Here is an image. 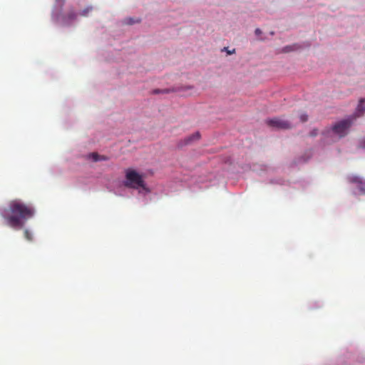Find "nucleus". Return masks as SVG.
<instances>
[{
  "instance_id": "14",
  "label": "nucleus",
  "mask_w": 365,
  "mask_h": 365,
  "mask_svg": "<svg viewBox=\"0 0 365 365\" xmlns=\"http://www.w3.org/2000/svg\"><path fill=\"white\" fill-rule=\"evenodd\" d=\"M76 14L72 13V14H71L69 15V18H70V19H74V18H76Z\"/></svg>"
},
{
  "instance_id": "13",
  "label": "nucleus",
  "mask_w": 365,
  "mask_h": 365,
  "mask_svg": "<svg viewBox=\"0 0 365 365\" xmlns=\"http://www.w3.org/2000/svg\"><path fill=\"white\" fill-rule=\"evenodd\" d=\"M262 34V31L259 29H255V34L256 35H260Z\"/></svg>"
},
{
  "instance_id": "15",
  "label": "nucleus",
  "mask_w": 365,
  "mask_h": 365,
  "mask_svg": "<svg viewBox=\"0 0 365 365\" xmlns=\"http://www.w3.org/2000/svg\"><path fill=\"white\" fill-rule=\"evenodd\" d=\"M317 134V130H313V131H312V133H311V135H312V136H315Z\"/></svg>"
},
{
  "instance_id": "18",
  "label": "nucleus",
  "mask_w": 365,
  "mask_h": 365,
  "mask_svg": "<svg viewBox=\"0 0 365 365\" xmlns=\"http://www.w3.org/2000/svg\"><path fill=\"white\" fill-rule=\"evenodd\" d=\"M289 50H288L287 48L285 49V51L286 52H288Z\"/></svg>"
},
{
  "instance_id": "6",
  "label": "nucleus",
  "mask_w": 365,
  "mask_h": 365,
  "mask_svg": "<svg viewBox=\"0 0 365 365\" xmlns=\"http://www.w3.org/2000/svg\"><path fill=\"white\" fill-rule=\"evenodd\" d=\"M90 157L94 162L107 160L108 158L106 155H100L97 153H92L90 154Z\"/></svg>"
},
{
  "instance_id": "9",
  "label": "nucleus",
  "mask_w": 365,
  "mask_h": 365,
  "mask_svg": "<svg viewBox=\"0 0 365 365\" xmlns=\"http://www.w3.org/2000/svg\"><path fill=\"white\" fill-rule=\"evenodd\" d=\"M24 237L28 241L33 240L32 234L28 230H24Z\"/></svg>"
},
{
  "instance_id": "4",
  "label": "nucleus",
  "mask_w": 365,
  "mask_h": 365,
  "mask_svg": "<svg viewBox=\"0 0 365 365\" xmlns=\"http://www.w3.org/2000/svg\"><path fill=\"white\" fill-rule=\"evenodd\" d=\"M266 123L268 126L275 129L285 130L292 128L291 123L288 120L279 118L267 119Z\"/></svg>"
},
{
  "instance_id": "7",
  "label": "nucleus",
  "mask_w": 365,
  "mask_h": 365,
  "mask_svg": "<svg viewBox=\"0 0 365 365\" xmlns=\"http://www.w3.org/2000/svg\"><path fill=\"white\" fill-rule=\"evenodd\" d=\"M364 112H365V100L361 99L356 108L357 115H361Z\"/></svg>"
},
{
  "instance_id": "11",
  "label": "nucleus",
  "mask_w": 365,
  "mask_h": 365,
  "mask_svg": "<svg viewBox=\"0 0 365 365\" xmlns=\"http://www.w3.org/2000/svg\"><path fill=\"white\" fill-rule=\"evenodd\" d=\"M299 119H300L301 122L304 123L308 120V116L307 114L302 113L300 115Z\"/></svg>"
},
{
  "instance_id": "1",
  "label": "nucleus",
  "mask_w": 365,
  "mask_h": 365,
  "mask_svg": "<svg viewBox=\"0 0 365 365\" xmlns=\"http://www.w3.org/2000/svg\"><path fill=\"white\" fill-rule=\"evenodd\" d=\"M0 214L9 226L21 230L26 221L34 216L35 208L31 204L15 199L9 202L7 207L1 210Z\"/></svg>"
},
{
  "instance_id": "2",
  "label": "nucleus",
  "mask_w": 365,
  "mask_h": 365,
  "mask_svg": "<svg viewBox=\"0 0 365 365\" xmlns=\"http://www.w3.org/2000/svg\"><path fill=\"white\" fill-rule=\"evenodd\" d=\"M125 181L124 185L128 188L138 189L143 188L148 190L143 176L139 174L136 170L128 168L125 170Z\"/></svg>"
},
{
  "instance_id": "5",
  "label": "nucleus",
  "mask_w": 365,
  "mask_h": 365,
  "mask_svg": "<svg viewBox=\"0 0 365 365\" xmlns=\"http://www.w3.org/2000/svg\"><path fill=\"white\" fill-rule=\"evenodd\" d=\"M348 180L351 183L356 184L360 192L365 195V180L356 175L349 176Z\"/></svg>"
},
{
  "instance_id": "16",
  "label": "nucleus",
  "mask_w": 365,
  "mask_h": 365,
  "mask_svg": "<svg viewBox=\"0 0 365 365\" xmlns=\"http://www.w3.org/2000/svg\"><path fill=\"white\" fill-rule=\"evenodd\" d=\"M234 52H235V49H233V50H232V51H228V53H229V54H231V53H234Z\"/></svg>"
},
{
  "instance_id": "17",
  "label": "nucleus",
  "mask_w": 365,
  "mask_h": 365,
  "mask_svg": "<svg viewBox=\"0 0 365 365\" xmlns=\"http://www.w3.org/2000/svg\"><path fill=\"white\" fill-rule=\"evenodd\" d=\"M155 93H160V90H155Z\"/></svg>"
},
{
  "instance_id": "8",
  "label": "nucleus",
  "mask_w": 365,
  "mask_h": 365,
  "mask_svg": "<svg viewBox=\"0 0 365 365\" xmlns=\"http://www.w3.org/2000/svg\"><path fill=\"white\" fill-rule=\"evenodd\" d=\"M200 136V133L198 132H197V133H194L193 135H190V137H188L187 138H186L185 143L188 144L193 140L199 139Z\"/></svg>"
},
{
  "instance_id": "12",
  "label": "nucleus",
  "mask_w": 365,
  "mask_h": 365,
  "mask_svg": "<svg viewBox=\"0 0 365 365\" xmlns=\"http://www.w3.org/2000/svg\"><path fill=\"white\" fill-rule=\"evenodd\" d=\"M125 21L127 24L132 25L135 24V22H138V21H134L132 18H128L125 19Z\"/></svg>"
},
{
  "instance_id": "10",
  "label": "nucleus",
  "mask_w": 365,
  "mask_h": 365,
  "mask_svg": "<svg viewBox=\"0 0 365 365\" xmlns=\"http://www.w3.org/2000/svg\"><path fill=\"white\" fill-rule=\"evenodd\" d=\"M92 10V7H87L81 12V15L86 16Z\"/></svg>"
},
{
  "instance_id": "3",
  "label": "nucleus",
  "mask_w": 365,
  "mask_h": 365,
  "mask_svg": "<svg viewBox=\"0 0 365 365\" xmlns=\"http://www.w3.org/2000/svg\"><path fill=\"white\" fill-rule=\"evenodd\" d=\"M357 117V113L354 115L350 116L346 119L341 120L335 123L332 127V131L338 135L340 138L344 137L347 134L348 130L351 126L354 120Z\"/></svg>"
}]
</instances>
